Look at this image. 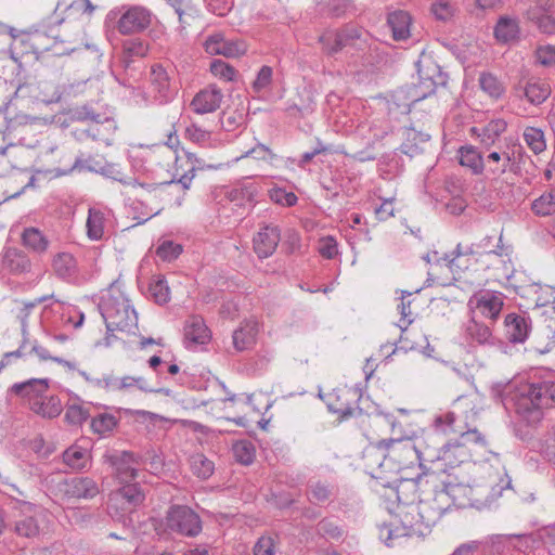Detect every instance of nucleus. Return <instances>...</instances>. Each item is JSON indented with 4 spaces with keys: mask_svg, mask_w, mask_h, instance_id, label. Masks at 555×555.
<instances>
[{
    "mask_svg": "<svg viewBox=\"0 0 555 555\" xmlns=\"http://www.w3.org/2000/svg\"><path fill=\"white\" fill-rule=\"evenodd\" d=\"M384 498L390 520L378 525V537L387 546H395L405 537H425L450 511L448 498L437 488L415 503L417 485L409 479L401 480L397 487H388Z\"/></svg>",
    "mask_w": 555,
    "mask_h": 555,
    "instance_id": "1",
    "label": "nucleus"
},
{
    "mask_svg": "<svg viewBox=\"0 0 555 555\" xmlns=\"http://www.w3.org/2000/svg\"><path fill=\"white\" fill-rule=\"evenodd\" d=\"M482 410V400L477 393L460 396L451 411L436 416L437 426H449V434L456 438L446 440L436 469L448 472L465 466L469 474L472 464H486L488 455H495L485 435L475 427V422Z\"/></svg>",
    "mask_w": 555,
    "mask_h": 555,
    "instance_id": "2",
    "label": "nucleus"
},
{
    "mask_svg": "<svg viewBox=\"0 0 555 555\" xmlns=\"http://www.w3.org/2000/svg\"><path fill=\"white\" fill-rule=\"evenodd\" d=\"M512 488V480L502 469H495L489 464H472L467 477H454V480L441 481L437 488L439 493L448 498V508L491 506L504 490Z\"/></svg>",
    "mask_w": 555,
    "mask_h": 555,
    "instance_id": "3",
    "label": "nucleus"
},
{
    "mask_svg": "<svg viewBox=\"0 0 555 555\" xmlns=\"http://www.w3.org/2000/svg\"><path fill=\"white\" fill-rule=\"evenodd\" d=\"M511 400L516 413L534 425L542 420L543 409L555 406V382H521L515 386Z\"/></svg>",
    "mask_w": 555,
    "mask_h": 555,
    "instance_id": "4",
    "label": "nucleus"
},
{
    "mask_svg": "<svg viewBox=\"0 0 555 555\" xmlns=\"http://www.w3.org/2000/svg\"><path fill=\"white\" fill-rule=\"evenodd\" d=\"M99 310L108 332L134 334L138 330L137 312L119 284L113 283L103 292Z\"/></svg>",
    "mask_w": 555,
    "mask_h": 555,
    "instance_id": "5",
    "label": "nucleus"
},
{
    "mask_svg": "<svg viewBox=\"0 0 555 555\" xmlns=\"http://www.w3.org/2000/svg\"><path fill=\"white\" fill-rule=\"evenodd\" d=\"M417 82L406 88V99L415 104L436 92L438 86L447 82V76L430 55L422 53L416 62Z\"/></svg>",
    "mask_w": 555,
    "mask_h": 555,
    "instance_id": "6",
    "label": "nucleus"
},
{
    "mask_svg": "<svg viewBox=\"0 0 555 555\" xmlns=\"http://www.w3.org/2000/svg\"><path fill=\"white\" fill-rule=\"evenodd\" d=\"M447 434H449V426L444 423L437 426L435 417L431 427L423 429L412 438L420 466L425 467L427 464H431L437 467L446 443L444 435Z\"/></svg>",
    "mask_w": 555,
    "mask_h": 555,
    "instance_id": "7",
    "label": "nucleus"
},
{
    "mask_svg": "<svg viewBox=\"0 0 555 555\" xmlns=\"http://www.w3.org/2000/svg\"><path fill=\"white\" fill-rule=\"evenodd\" d=\"M30 41L36 53L51 52L56 56L69 54L80 41V27L73 34H67L65 28L57 31L51 29L50 33L36 30Z\"/></svg>",
    "mask_w": 555,
    "mask_h": 555,
    "instance_id": "8",
    "label": "nucleus"
},
{
    "mask_svg": "<svg viewBox=\"0 0 555 555\" xmlns=\"http://www.w3.org/2000/svg\"><path fill=\"white\" fill-rule=\"evenodd\" d=\"M48 530V516L43 508L24 502L14 520V532L18 537L35 539Z\"/></svg>",
    "mask_w": 555,
    "mask_h": 555,
    "instance_id": "9",
    "label": "nucleus"
},
{
    "mask_svg": "<svg viewBox=\"0 0 555 555\" xmlns=\"http://www.w3.org/2000/svg\"><path fill=\"white\" fill-rule=\"evenodd\" d=\"M505 295L498 291L481 289L468 299L467 307L472 315L495 322L504 307Z\"/></svg>",
    "mask_w": 555,
    "mask_h": 555,
    "instance_id": "10",
    "label": "nucleus"
},
{
    "mask_svg": "<svg viewBox=\"0 0 555 555\" xmlns=\"http://www.w3.org/2000/svg\"><path fill=\"white\" fill-rule=\"evenodd\" d=\"M76 118L81 121H89L90 125L86 132L93 140L102 141L106 145H111L113 134L117 128L116 121L106 114L95 113L92 107L82 106L77 109Z\"/></svg>",
    "mask_w": 555,
    "mask_h": 555,
    "instance_id": "11",
    "label": "nucleus"
},
{
    "mask_svg": "<svg viewBox=\"0 0 555 555\" xmlns=\"http://www.w3.org/2000/svg\"><path fill=\"white\" fill-rule=\"evenodd\" d=\"M521 153L522 147L517 144H507L505 147L492 151L485 159V170L494 180H499L507 172H516V162L521 156Z\"/></svg>",
    "mask_w": 555,
    "mask_h": 555,
    "instance_id": "12",
    "label": "nucleus"
},
{
    "mask_svg": "<svg viewBox=\"0 0 555 555\" xmlns=\"http://www.w3.org/2000/svg\"><path fill=\"white\" fill-rule=\"evenodd\" d=\"M388 449L389 473H398L418 463L412 438H392L386 440Z\"/></svg>",
    "mask_w": 555,
    "mask_h": 555,
    "instance_id": "13",
    "label": "nucleus"
},
{
    "mask_svg": "<svg viewBox=\"0 0 555 555\" xmlns=\"http://www.w3.org/2000/svg\"><path fill=\"white\" fill-rule=\"evenodd\" d=\"M166 525L171 531L188 537H195L202 531L199 516L183 505L170 507L166 516Z\"/></svg>",
    "mask_w": 555,
    "mask_h": 555,
    "instance_id": "14",
    "label": "nucleus"
},
{
    "mask_svg": "<svg viewBox=\"0 0 555 555\" xmlns=\"http://www.w3.org/2000/svg\"><path fill=\"white\" fill-rule=\"evenodd\" d=\"M94 385L109 392H126L133 389H139L144 392L155 391L150 387L147 380L143 376H116L114 374H106L101 378H95Z\"/></svg>",
    "mask_w": 555,
    "mask_h": 555,
    "instance_id": "15",
    "label": "nucleus"
},
{
    "mask_svg": "<svg viewBox=\"0 0 555 555\" xmlns=\"http://www.w3.org/2000/svg\"><path fill=\"white\" fill-rule=\"evenodd\" d=\"M531 319L525 313H507L503 321V335L511 344H524L531 333Z\"/></svg>",
    "mask_w": 555,
    "mask_h": 555,
    "instance_id": "16",
    "label": "nucleus"
},
{
    "mask_svg": "<svg viewBox=\"0 0 555 555\" xmlns=\"http://www.w3.org/2000/svg\"><path fill=\"white\" fill-rule=\"evenodd\" d=\"M281 241V230L274 224L260 225L258 232L254 235V251L260 259L272 256Z\"/></svg>",
    "mask_w": 555,
    "mask_h": 555,
    "instance_id": "17",
    "label": "nucleus"
},
{
    "mask_svg": "<svg viewBox=\"0 0 555 555\" xmlns=\"http://www.w3.org/2000/svg\"><path fill=\"white\" fill-rule=\"evenodd\" d=\"M151 23V12L140 5L129 7L120 16L117 28L119 33L129 35L139 33L149 27Z\"/></svg>",
    "mask_w": 555,
    "mask_h": 555,
    "instance_id": "18",
    "label": "nucleus"
},
{
    "mask_svg": "<svg viewBox=\"0 0 555 555\" xmlns=\"http://www.w3.org/2000/svg\"><path fill=\"white\" fill-rule=\"evenodd\" d=\"M223 100L222 91L215 85H209L199 90L190 103L191 109L197 115L216 112Z\"/></svg>",
    "mask_w": 555,
    "mask_h": 555,
    "instance_id": "19",
    "label": "nucleus"
},
{
    "mask_svg": "<svg viewBox=\"0 0 555 555\" xmlns=\"http://www.w3.org/2000/svg\"><path fill=\"white\" fill-rule=\"evenodd\" d=\"M60 491L68 499H92L99 493V487L89 477H73L60 485Z\"/></svg>",
    "mask_w": 555,
    "mask_h": 555,
    "instance_id": "20",
    "label": "nucleus"
},
{
    "mask_svg": "<svg viewBox=\"0 0 555 555\" xmlns=\"http://www.w3.org/2000/svg\"><path fill=\"white\" fill-rule=\"evenodd\" d=\"M204 49L210 55H223L225 57H237L246 51L244 43L227 40L219 33L206 38Z\"/></svg>",
    "mask_w": 555,
    "mask_h": 555,
    "instance_id": "21",
    "label": "nucleus"
},
{
    "mask_svg": "<svg viewBox=\"0 0 555 555\" xmlns=\"http://www.w3.org/2000/svg\"><path fill=\"white\" fill-rule=\"evenodd\" d=\"M107 462L114 467L118 481L129 482L138 477V463L130 452L106 455Z\"/></svg>",
    "mask_w": 555,
    "mask_h": 555,
    "instance_id": "22",
    "label": "nucleus"
},
{
    "mask_svg": "<svg viewBox=\"0 0 555 555\" xmlns=\"http://www.w3.org/2000/svg\"><path fill=\"white\" fill-rule=\"evenodd\" d=\"M49 380L47 378H31L23 383H16L10 388V392L25 400L28 406L47 393Z\"/></svg>",
    "mask_w": 555,
    "mask_h": 555,
    "instance_id": "23",
    "label": "nucleus"
},
{
    "mask_svg": "<svg viewBox=\"0 0 555 555\" xmlns=\"http://www.w3.org/2000/svg\"><path fill=\"white\" fill-rule=\"evenodd\" d=\"M388 449L386 440L377 441L374 444H371L364 451V459L366 461L367 467L372 469L371 474L374 477H379L376 475L375 469H379L380 473H389L388 469Z\"/></svg>",
    "mask_w": 555,
    "mask_h": 555,
    "instance_id": "24",
    "label": "nucleus"
},
{
    "mask_svg": "<svg viewBox=\"0 0 555 555\" xmlns=\"http://www.w3.org/2000/svg\"><path fill=\"white\" fill-rule=\"evenodd\" d=\"M476 318L477 317L472 315V318L464 324L465 337L472 343H476L478 345L493 346L495 344V337L491 327L488 324L478 321Z\"/></svg>",
    "mask_w": 555,
    "mask_h": 555,
    "instance_id": "25",
    "label": "nucleus"
},
{
    "mask_svg": "<svg viewBox=\"0 0 555 555\" xmlns=\"http://www.w3.org/2000/svg\"><path fill=\"white\" fill-rule=\"evenodd\" d=\"M259 331V324L256 320H245L241 326L234 331L232 339L233 346L237 351H244L251 348L256 343Z\"/></svg>",
    "mask_w": 555,
    "mask_h": 555,
    "instance_id": "26",
    "label": "nucleus"
},
{
    "mask_svg": "<svg viewBox=\"0 0 555 555\" xmlns=\"http://www.w3.org/2000/svg\"><path fill=\"white\" fill-rule=\"evenodd\" d=\"M507 122L502 118H495L490 120L483 127H473L472 133L476 135L480 143L486 146H492L500 135L506 130Z\"/></svg>",
    "mask_w": 555,
    "mask_h": 555,
    "instance_id": "27",
    "label": "nucleus"
},
{
    "mask_svg": "<svg viewBox=\"0 0 555 555\" xmlns=\"http://www.w3.org/2000/svg\"><path fill=\"white\" fill-rule=\"evenodd\" d=\"M516 92H522L526 99L533 105L542 104L551 95V86L547 81L532 78L521 87L515 88Z\"/></svg>",
    "mask_w": 555,
    "mask_h": 555,
    "instance_id": "28",
    "label": "nucleus"
},
{
    "mask_svg": "<svg viewBox=\"0 0 555 555\" xmlns=\"http://www.w3.org/2000/svg\"><path fill=\"white\" fill-rule=\"evenodd\" d=\"M184 135L186 140L206 149H216L223 144L221 139L197 124H191L185 128Z\"/></svg>",
    "mask_w": 555,
    "mask_h": 555,
    "instance_id": "29",
    "label": "nucleus"
},
{
    "mask_svg": "<svg viewBox=\"0 0 555 555\" xmlns=\"http://www.w3.org/2000/svg\"><path fill=\"white\" fill-rule=\"evenodd\" d=\"M387 23L395 40H406L411 36L412 17L408 12L401 10L390 12Z\"/></svg>",
    "mask_w": 555,
    "mask_h": 555,
    "instance_id": "30",
    "label": "nucleus"
},
{
    "mask_svg": "<svg viewBox=\"0 0 555 555\" xmlns=\"http://www.w3.org/2000/svg\"><path fill=\"white\" fill-rule=\"evenodd\" d=\"M494 37L501 43H509L519 38L518 20L512 16H501L494 26Z\"/></svg>",
    "mask_w": 555,
    "mask_h": 555,
    "instance_id": "31",
    "label": "nucleus"
},
{
    "mask_svg": "<svg viewBox=\"0 0 555 555\" xmlns=\"http://www.w3.org/2000/svg\"><path fill=\"white\" fill-rule=\"evenodd\" d=\"M23 246L31 253L42 255L50 246V241L41 230L35 227L25 228L21 235Z\"/></svg>",
    "mask_w": 555,
    "mask_h": 555,
    "instance_id": "32",
    "label": "nucleus"
},
{
    "mask_svg": "<svg viewBox=\"0 0 555 555\" xmlns=\"http://www.w3.org/2000/svg\"><path fill=\"white\" fill-rule=\"evenodd\" d=\"M2 263L14 274L27 273L31 269L29 257L16 248H9L4 251Z\"/></svg>",
    "mask_w": 555,
    "mask_h": 555,
    "instance_id": "33",
    "label": "nucleus"
},
{
    "mask_svg": "<svg viewBox=\"0 0 555 555\" xmlns=\"http://www.w3.org/2000/svg\"><path fill=\"white\" fill-rule=\"evenodd\" d=\"M185 339L189 343L204 345L210 339V331L204 320L198 317H192L184 327Z\"/></svg>",
    "mask_w": 555,
    "mask_h": 555,
    "instance_id": "34",
    "label": "nucleus"
},
{
    "mask_svg": "<svg viewBox=\"0 0 555 555\" xmlns=\"http://www.w3.org/2000/svg\"><path fill=\"white\" fill-rule=\"evenodd\" d=\"M459 162L462 166L469 168L474 175H481L485 171V159L473 145L460 147Z\"/></svg>",
    "mask_w": 555,
    "mask_h": 555,
    "instance_id": "35",
    "label": "nucleus"
},
{
    "mask_svg": "<svg viewBox=\"0 0 555 555\" xmlns=\"http://www.w3.org/2000/svg\"><path fill=\"white\" fill-rule=\"evenodd\" d=\"M36 414L47 417L53 418L61 414L62 404L57 397L55 396H47L44 393L42 397L33 403V406L29 408Z\"/></svg>",
    "mask_w": 555,
    "mask_h": 555,
    "instance_id": "36",
    "label": "nucleus"
},
{
    "mask_svg": "<svg viewBox=\"0 0 555 555\" xmlns=\"http://www.w3.org/2000/svg\"><path fill=\"white\" fill-rule=\"evenodd\" d=\"M63 461L72 469H83L90 461V451L86 447L73 444L64 451Z\"/></svg>",
    "mask_w": 555,
    "mask_h": 555,
    "instance_id": "37",
    "label": "nucleus"
},
{
    "mask_svg": "<svg viewBox=\"0 0 555 555\" xmlns=\"http://www.w3.org/2000/svg\"><path fill=\"white\" fill-rule=\"evenodd\" d=\"M535 307H547L555 313V288L548 285L533 284L528 288Z\"/></svg>",
    "mask_w": 555,
    "mask_h": 555,
    "instance_id": "38",
    "label": "nucleus"
},
{
    "mask_svg": "<svg viewBox=\"0 0 555 555\" xmlns=\"http://www.w3.org/2000/svg\"><path fill=\"white\" fill-rule=\"evenodd\" d=\"M105 212L99 208L92 207L88 211L87 235L92 241H100L104 235Z\"/></svg>",
    "mask_w": 555,
    "mask_h": 555,
    "instance_id": "39",
    "label": "nucleus"
},
{
    "mask_svg": "<svg viewBox=\"0 0 555 555\" xmlns=\"http://www.w3.org/2000/svg\"><path fill=\"white\" fill-rule=\"evenodd\" d=\"M351 392L350 389L344 388L326 395V404L330 411L340 414L341 416H349L352 414L353 408L347 402L343 401V397H347Z\"/></svg>",
    "mask_w": 555,
    "mask_h": 555,
    "instance_id": "40",
    "label": "nucleus"
},
{
    "mask_svg": "<svg viewBox=\"0 0 555 555\" xmlns=\"http://www.w3.org/2000/svg\"><path fill=\"white\" fill-rule=\"evenodd\" d=\"M491 541L498 552H503L505 547L522 550L524 546L527 547L528 543L531 541V538L530 535L526 534H498L492 537Z\"/></svg>",
    "mask_w": 555,
    "mask_h": 555,
    "instance_id": "41",
    "label": "nucleus"
},
{
    "mask_svg": "<svg viewBox=\"0 0 555 555\" xmlns=\"http://www.w3.org/2000/svg\"><path fill=\"white\" fill-rule=\"evenodd\" d=\"M76 260L69 253H59L53 257L52 268L60 278H69L76 272Z\"/></svg>",
    "mask_w": 555,
    "mask_h": 555,
    "instance_id": "42",
    "label": "nucleus"
},
{
    "mask_svg": "<svg viewBox=\"0 0 555 555\" xmlns=\"http://www.w3.org/2000/svg\"><path fill=\"white\" fill-rule=\"evenodd\" d=\"M524 140L534 154H540L546 149L544 132L540 128L527 127L524 131Z\"/></svg>",
    "mask_w": 555,
    "mask_h": 555,
    "instance_id": "43",
    "label": "nucleus"
},
{
    "mask_svg": "<svg viewBox=\"0 0 555 555\" xmlns=\"http://www.w3.org/2000/svg\"><path fill=\"white\" fill-rule=\"evenodd\" d=\"M124 486L117 492L130 506L135 507L144 501V493L138 483L121 482Z\"/></svg>",
    "mask_w": 555,
    "mask_h": 555,
    "instance_id": "44",
    "label": "nucleus"
},
{
    "mask_svg": "<svg viewBox=\"0 0 555 555\" xmlns=\"http://www.w3.org/2000/svg\"><path fill=\"white\" fill-rule=\"evenodd\" d=\"M150 293L155 302L165 305L170 300V289L164 276H156L150 284Z\"/></svg>",
    "mask_w": 555,
    "mask_h": 555,
    "instance_id": "45",
    "label": "nucleus"
},
{
    "mask_svg": "<svg viewBox=\"0 0 555 555\" xmlns=\"http://www.w3.org/2000/svg\"><path fill=\"white\" fill-rule=\"evenodd\" d=\"M479 85L482 91L494 99H499L505 90L503 83L490 73H482L480 75Z\"/></svg>",
    "mask_w": 555,
    "mask_h": 555,
    "instance_id": "46",
    "label": "nucleus"
},
{
    "mask_svg": "<svg viewBox=\"0 0 555 555\" xmlns=\"http://www.w3.org/2000/svg\"><path fill=\"white\" fill-rule=\"evenodd\" d=\"M532 211L538 216H548L555 212V192L542 194L531 204Z\"/></svg>",
    "mask_w": 555,
    "mask_h": 555,
    "instance_id": "47",
    "label": "nucleus"
},
{
    "mask_svg": "<svg viewBox=\"0 0 555 555\" xmlns=\"http://www.w3.org/2000/svg\"><path fill=\"white\" fill-rule=\"evenodd\" d=\"M192 472L202 479L209 478L215 469L214 463L203 454H195L191 459Z\"/></svg>",
    "mask_w": 555,
    "mask_h": 555,
    "instance_id": "48",
    "label": "nucleus"
},
{
    "mask_svg": "<svg viewBox=\"0 0 555 555\" xmlns=\"http://www.w3.org/2000/svg\"><path fill=\"white\" fill-rule=\"evenodd\" d=\"M233 454L237 462L249 465L255 459V448L250 441L241 440L233 444Z\"/></svg>",
    "mask_w": 555,
    "mask_h": 555,
    "instance_id": "49",
    "label": "nucleus"
},
{
    "mask_svg": "<svg viewBox=\"0 0 555 555\" xmlns=\"http://www.w3.org/2000/svg\"><path fill=\"white\" fill-rule=\"evenodd\" d=\"M117 425V420L113 414L102 413L91 421V428L94 433L105 436L111 433Z\"/></svg>",
    "mask_w": 555,
    "mask_h": 555,
    "instance_id": "50",
    "label": "nucleus"
},
{
    "mask_svg": "<svg viewBox=\"0 0 555 555\" xmlns=\"http://www.w3.org/2000/svg\"><path fill=\"white\" fill-rule=\"evenodd\" d=\"M51 296H42V297L37 298L34 301H22L20 304V307L17 308V314L16 315H17V318L21 321L22 332H23L24 336H26V334H27V327H28L27 320H28V317L30 315L33 309L38 304H41V302L46 301Z\"/></svg>",
    "mask_w": 555,
    "mask_h": 555,
    "instance_id": "51",
    "label": "nucleus"
},
{
    "mask_svg": "<svg viewBox=\"0 0 555 555\" xmlns=\"http://www.w3.org/2000/svg\"><path fill=\"white\" fill-rule=\"evenodd\" d=\"M346 37L337 30H327L320 36V42L328 53L337 52L345 44Z\"/></svg>",
    "mask_w": 555,
    "mask_h": 555,
    "instance_id": "52",
    "label": "nucleus"
},
{
    "mask_svg": "<svg viewBox=\"0 0 555 555\" xmlns=\"http://www.w3.org/2000/svg\"><path fill=\"white\" fill-rule=\"evenodd\" d=\"M210 72L224 81H233L236 77V70L222 60H214L210 63Z\"/></svg>",
    "mask_w": 555,
    "mask_h": 555,
    "instance_id": "53",
    "label": "nucleus"
},
{
    "mask_svg": "<svg viewBox=\"0 0 555 555\" xmlns=\"http://www.w3.org/2000/svg\"><path fill=\"white\" fill-rule=\"evenodd\" d=\"M272 77L273 69L270 66L263 65L259 69L256 79L253 82V91L258 94L263 91H267L272 83Z\"/></svg>",
    "mask_w": 555,
    "mask_h": 555,
    "instance_id": "54",
    "label": "nucleus"
},
{
    "mask_svg": "<svg viewBox=\"0 0 555 555\" xmlns=\"http://www.w3.org/2000/svg\"><path fill=\"white\" fill-rule=\"evenodd\" d=\"M552 8L551 0H535L527 10V17L529 21L537 24L544 14L550 13Z\"/></svg>",
    "mask_w": 555,
    "mask_h": 555,
    "instance_id": "55",
    "label": "nucleus"
},
{
    "mask_svg": "<svg viewBox=\"0 0 555 555\" xmlns=\"http://www.w3.org/2000/svg\"><path fill=\"white\" fill-rule=\"evenodd\" d=\"M318 251L326 259H333L338 254V244L334 236H323L318 241Z\"/></svg>",
    "mask_w": 555,
    "mask_h": 555,
    "instance_id": "56",
    "label": "nucleus"
},
{
    "mask_svg": "<svg viewBox=\"0 0 555 555\" xmlns=\"http://www.w3.org/2000/svg\"><path fill=\"white\" fill-rule=\"evenodd\" d=\"M152 83L157 88L160 96H166L169 89V78L166 70L157 65L152 68Z\"/></svg>",
    "mask_w": 555,
    "mask_h": 555,
    "instance_id": "57",
    "label": "nucleus"
},
{
    "mask_svg": "<svg viewBox=\"0 0 555 555\" xmlns=\"http://www.w3.org/2000/svg\"><path fill=\"white\" fill-rule=\"evenodd\" d=\"M270 199L279 205L292 207L297 203V196L282 188H273L269 191Z\"/></svg>",
    "mask_w": 555,
    "mask_h": 555,
    "instance_id": "58",
    "label": "nucleus"
},
{
    "mask_svg": "<svg viewBox=\"0 0 555 555\" xmlns=\"http://www.w3.org/2000/svg\"><path fill=\"white\" fill-rule=\"evenodd\" d=\"M412 293L402 292L401 302L400 305H398V310L400 312L401 318L397 325L401 331H405L413 321L411 318L412 311L410 309L411 301H405V296L410 297Z\"/></svg>",
    "mask_w": 555,
    "mask_h": 555,
    "instance_id": "59",
    "label": "nucleus"
},
{
    "mask_svg": "<svg viewBox=\"0 0 555 555\" xmlns=\"http://www.w3.org/2000/svg\"><path fill=\"white\" fill-rule=\"evenodd\" d=\"M182 253V247L171 241H164L156 249V255L164 261H171Z\"/></svg>",
    "mask_w": 555,
    "mask_h": 555,
    "instance_id": "60",
    "label": "nucleus"
},
{
    "mask_svg": "<svg viewBox=\"0 0 555 555\" xmlns=\"http://www.w3.org/2000/svg\"><path fill=\"white\" fill-rule=\"evenodd\" d=\"M249 156H251V157H254L256 159L270 160L275 155L272 153V151L267 145L258 143L253 149L246 151L244 154H242L241 156L236 157L235 160L237 162V160H240L242 158L249 157Z\"/></svg>",
    "mask_w": 555,
    "mask_h": 555,
    "instance_id": "61",
    "label": "nucleus"
},
{
    "mask_svg": "<svg viewBox=\"0 0 555 555\" xmlns=\"http://www.w3.org/2000/svg\"><path fill=\"white\" fill-rule=\"evenodd\" d=\"M275 542L272 537L262 535L254 546V555H274Z\"/></svg>",
    "mask_w": 555,
    "mask_h": 555,
    "instance_id": "62",
    "label": "nucleus"
},
{
    "mask_svg": "<svg viewBox=\"0 0 555 555\" xmlns=\"http://www.w3.org/2000/svg\"><path fill=\"white\" fill-rule=\"evenodd\" d=\"M537 61L544 66L555 65V47L542 46L535 51Z\"/></svg>",
    "mask_w": 555,
    "mask_h": 555,
    "instance_id": "63",
    "label": "nucleus"
},
{
    "mask_svg": "<svg viewBox=\"0 0 555 555\" xmlns=\"http://www.w3.org/2000/svg\"><path fill=\"white\" fill-rule=\"evenodd\" d=\"M453 7L448 1H438L435 2L431 7V12L436 16V18L441 21H447L453 15Z\"/></svg>",
    "mask_w": 555,
    "mask_h": 555,
    "instance_id": "64",
    "label": "nucleus"
}]
</instances>
